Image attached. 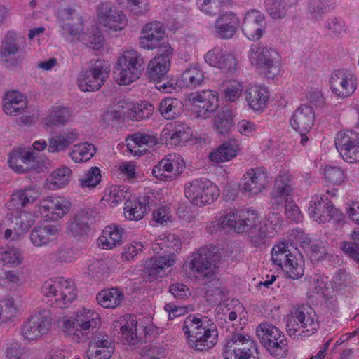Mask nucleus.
I'll return each instance as SVG.
<instances>
[{"instance_id": "nucleus-40", "label": "nucleus", "mask_w": 359, "mask_h": 359, "mask_svg": "<svg viewBox=\"0 0 359 359\" xmlns=\"http://www.w3.org/2000/svg\"><path fill=\"white\" fill-rule=\"evenodd\" d=\"M292 193V187L290 184V180L284 175L279 176L275 182L274 187L272 191V198L276 205L286 203V200H292L290 197Z\"/></svg>"}, {"instance_id": "nucleus-46", "label": "nucleus", "mask_w": 359, "mask_h": 359, "mask_svg": "<svg viewBox=\"0 0 359 359\" xmlns=\"http://www.w3.org/2000/svg\"><path fill=\"white\" fill-rule=\"evenodd\" d=\"M72 170L67 167H62L54 170L46 180V186L49 189H58L67 185Z\"/></svg>"}, {"instance_id": "nucleus-63", "label": "nucleus", "mask_w": 359, "mask_h": 359, "mask_svg": "<svg viewBox=\"0 0 359 359\" xmlns=\"http://www.w3.org/2000/svg\"><path fill=\"white\" fill-rule=\"evenodd\" d=\"M271 355L277 358H283L287 355L288 351V345L285 335L274 340L271 343L264 347Z\"/></svg>"}, {"instance_id": "nucleus-43", "label": "nucleus", "mask_w": 359, "mask_h": 359, "mask_svg": "<svg viewBox=\"0 0 359 359\" xmlns=\"http://www.w3.org/2000/svg\"><path fill=\"white\" fill-rule=\"evenodd\" d=\"M96 150L95 145L86 142L74 144L69 153V156L75 163H81L91 159Z\"/></svg>"}, {"instance_id": "nucleus-57", "label": "nucleus", "mask_w": 359, "mask_h": 359, "mask_svg": "<svg viewBox=\"0 0 359 359\" xmlns=\"http://www.w3.org/2000/svg\"><path fill=\"white\" fill-rule=\"evenodd\" d=\"M36 196L33 195L31 189L18 190L11 195L8 203V208L19 209L25 207L28 203L35 201Z\"/></svg>"}, {"instance_id": "nucleus-30", "label": "nucleus", "mask_w": 359, "mask_h": 359, "mask_svg": "<svg viewBox=\"0 0 359 359\" xmlns=\"http://www.w3.org/2000/svg\"><path fill=\"white\" fill-rule=\"evenodd\" d=\"M180 245V239L172 233L163 234L156 238L152 244V250L156 255H167L174 258L175 251H177Z\"/></svg>"}, {"instance_id": "nucleus-60", "label": "nucleus", "mask_w": 359, "mask_h": 359, "mask_svg": "<svg viewBox=\"0 0 359 359\" xmlns=\"http://www.w3.org/2000/svg\"><path fill=\"white\" fill-rule=\"evenodd\" d=\"M191 136V130L190 128L178 126L169 138H166L165 144L170 146H178L187 142Z\"/></svg>"}, {"instance_id": "nucleus-50", "label": "nucleus", "mask_w": 359, "mask_h": 359, "mask_svg": "<svg viewBox=\"0 0 359 359\" xmlns=\"http://www.w3.org/2000/svg\"><path fill=\"white\" fill-rule=\"evenodd\" d=\"M297 0H269L266 4L269 14L273 18H282Z\"/></svg>"}, {"instance_id": "nucleus-15", "label": "nucleus", "mask_w": 359, "mask_h": 359, "mask_svg": "<svg viewBox=\"0 0 359 359\" xmlns=\"http://www.w3.org/2000/svg\"><path fill=\"white\" fill-rule=\"evenodd\" d=\"M109 72L107 67L97 61L90 70L81 73L78 80L79 88L85 92L97 90L108 77Z\"/></svg>"}, {"instance_id": "nucleus-42", "label": "nucleus", "mask_w": 359, "mask_h": 359, "mask_svg": "<svg viewBox=\"0 0 359 359\" xmlns=\"http://www.w3.org/2000/svg\"><path fill=\"white\" fill-rule=\"evenodd\" d=\"M294 248L292 244L285 242L277 243L271 251V260L277 266L283 268V265L289 260L290 255L294 254Z\"/></svg>"}, {"instance_id": "nucleus-52", "label": "nucleus", "mask_w": 359, "mask_h": 359, "mask_svg": "<svg viewBox=\"0 0 359 359\" xmlns=\"http://www.w3.org/2000/svg\"><path fill=\"white\" fill-rule=\"evenodd\" d=\"M327 205L317 197H313L310 201L308 208L309 214L313 219L314 221L318 223H325L327 222Z\"/></svg>"}, {"instance_id": "nucleus-17", "label": "nucleus", "mask_w": 359, "mask_h": 359, "mask_svg": "<svg viewBox=\"0 0 359 359\" xmlns=\"http://www.w3.org/2000/svg\"><path fill=\"white\" fill-rule=\"evenodd\" d=\"M266 28L264 15L257 10H250L245 13L242 31L243 34L251 41H257L263 35Z\"/></svg>"}, {"instance_id": "nucleus-29", "label": "nucleus", "mask_w": 359, "mask_h": 359, "mask_svg": "<svg viewBox=\"0 0 359 359\" xmlns=\"http://www.w3.org/2000/svg\"><path fill=\"white\" fill-rule=\"evenodd\" d=\"M151 200V197L149 196L127 200L124 208L126 218L136 221L141 219L149 209Z\"/></svg>"}, {"instance_id": "nucleus-62", "label": "nucleus", "mask_w": 359, "mask_h": 359, "mask_svg": "<svg viewBox=\"0 0 359 359\" xmlns=\"http://www.w3.org/2000/svg\"><path fill=\"white\" fill-rule=\"evenodd\" d=\"M102 175L100 168L92 167L88 172L79 179L80 187L82 189H93L101 182Z\"/></svg>"}, {"instance_id": "nucleus-11", "label": "nucleus", "mask_w": 359, "mask_h": 359, "mask_svg": "<svg viewBox=\"0 0 359 359\" xmlns=\"http://www.w3.org/2000/svg\"><path fill=\"white\" fill-rule=\"evenodd\" d=\"M331 90L339 97L351 96L358 87L357 76L347 69L334 70L330 78Z\"/></svg>"}, {"instance_id": "nucleus-25", "label": "nucleus", "mask_w": 359, "mask_h": 359, "mask_svg": "<svg viewBox=\"0 0 359 359\" xmlns=\"http://www.w3.org/2000/svg\"><path fill=\"white\" fill-rule=\"evenodd\" d=\"M114 327H119V338L124 344L135 345L138 342L137 332V320L132 316L120 317L114 324Z\"/></svg>"}, {"instance_id": "nucleus-54", "label": "nucleus", "mask_w": 359, "mask_h": 359, "mask_svg": "<svg viewBox=\"0 0 359 359\" xmlns=\"http://www.w3.org/2000/svg\"><path fill=\"white\" fill-rule=\"evenodd\" d=\"M116 1L133 15H144L149 10L148 0H116Z\"/></svg>"}, {"instance_id": "nucleus-3", "label": "nucleus", "mask_w": 359, "mask_h": 359, "mask_svg": "<svg viewBox=\"0 0 359 359\" xmlns=\"http://www.w3.org/2000/svg\"><path fill=\"white\" fill-rule=\"evenodd\" d=\"M318 328L317 316L314 310L309 306H299L287 316V332L294 338L299 336H311Z\"/></svg>"}, {"instance_id": "nucleus-26", "label": "nucleus", "mask_w": 359, "mask_h": 359, "mask_svg": "<svg viewBox=\"0 0 359 359\" xmlns=\"http://www.w3.org/2000/svg\"><path fill=\"white\" fill-rule=\"evenodd\" d=\"M189 101L195 108L198 109L196 112H215L219 107V98L217 95L212 90H203L196 92L189 95Z\"/></svg>"}, {"instance_id": "nucleus-14", "label": "nucleus", "mask_w": 359, "mask_h": 359, "mask_svg": "<svg viewBox=\"0 0 359 359\" xmlns=\"http://www.w3.org/2000/svg\"><path fill=\"white\" fill-rule=\"evenodd\" d=\"M142 36L140 37V47L146 50H154L160 48L165 44H169L164 41L165 30L163 24L159 21H153L147 23L142 29Z\"/></svg>"}, {"instance_id": "nucleus-16", "label": "nucleus", "mask_w": 359, "mask_h": 359, "mask_svg": "<svg viewBox=\"0 0 359 359\" xmlns=\"http://www.w3.org/2000/svg\"><path fill=\"white\" fill-rule=\"evenodd\" d=\"M210 252L206 248H200L196 253L194 255V258L190 263V267L192 271H196L203 278L210 279L208 283H205L207 288H210L215 282L217 285L218 280H215V266L210 261Z\"/></svg>"}, {"instance_id": "nucleus-55", "label": "nucleus", "mask_w": 359, "mask_h": 359, "mask_svg": "<svg viewBox=\"0 0 359 359\" xmlns=\"http://www.w3.org/2000/svg\"><path fill=\"white\" fill-rule=\"evenodd\" d=\"M22 254L17 248H8L0 252V264L2 266H18L22 263Z\"/></svg>"}, {"instance_id": "nucleus-35", "label": "nucleus", "mask_w": 359, "mask_h": 359, "mask_svg": "<svg viewBox=\"0 0 359 359\" xmlns=\"http://www.w3.org/2000/svg\"><path fill=\"white\" fill-rule=\"evenodd\" d=\"M239 150V144L235 139H231L222 143L215 151L209 155L213 163L226 162L233 158Z\"/></svg>"}, {"instance_id": "nucleus-38", "label": "nucleus", "mask_w": 359, "mask_h": 359, "mask_svg": "<svg viewBox=\"0 0 359 359\" xmlns=\"http://www.w3.org/2000/svg\"><path fill=\"white\" fill-rule=\"evenodd\" d=\"M122 238V229L118 226H107L97 239V244L103 249H112L120 245Z\"/></svg>"}, {"instance_id": "nucleus-6", "label": "nucleus", "mask_w": 359, "mask_h": 359, "mask_svg": "<svg viewBox=\"0 0 359 359\" xmlns=\"http://www.w3.org/2000/svg\"><path fill=\"white\" fill-rule=\"evenodd\" d=\"M41 292L46 297H54L56 306L60 309L67 307L77 296L74 283L63 278L49 279L44 282Z\"/></svg>"}, {"instance_id": "nucleus-49", "label": "nucleus", "mask_w": 359, "mask_h": 359, "mask_svg": "<svg viewBox=\"0 0 359 359\" xmlns=\"http://www.w3.org/2000/svg\"><path fill=\"white\" fill-rule=\"evenodd\" d=\"M240 223L237 226V233H250L259 223V214L254 210H241Z\"/></svg>"}, {"instance_id": "nucleus-5", "label": "nucleus", "mask_w": 359, "mask_h": 359, "mask_svg": "<svg viewBox=\"0 0 359 359\" xmlns=\"http://www.w3.org/2000/svg\"><path fill=\"white\" fill-rule=\"evenodd\" d=\"M144 64L143 58L136 50L130 49L124 51L119 57L114 72L118 83L127 85L139 79Z\"/></svg>"}, {"instance_id": "nucleus-19", "label": "nucleus", "mask_w": 359, "mask_h": 359, "mask_svg": "<svg viewBox=\"0 0 359 359\" xmlns=\"http://www.w3.org/2000/svg\"><path fill=\"white\" fill-rule=\"evenodd\" d=\"M70 203L62 197L50 196L40 201L41 213L48 220L57 221L67 214Z\"/></svg>"}, {"instance_id": "nucleus-23", "label": "nucleus", "mask_w": 359, "mask_h": 359, "mask_svg": "<svg viewBox=\"0 0 359 359\" xmlns=\"http://www.w3.org/2000/svg\"><path fill=\"white\" fill-rule=\"evenodd\" d=\"M108 338L107 336H96L90 341L86 351L88 359H109L111 357L114 346Z\"/></svg>"}, {"instance_id": "nucleus-58", "label": "nucleus", "mask_w": 359, "mask_h": 359, "mask_svg": "<svg viewBox=\"0 0 359 359\" xmlns=\"http://www.w3.org/2000/svg\"><path fill=\"white\" fill-rule=\"evenodd\" d=\"M307 8L311 18L318 20L332 8L328 0H310Z\"/></svg>"}, {"instance_id": "nucleus-27", "label": "nucleus", "mask_w": 359, "mask_h": 359, "mask_svg": "<svg viewBox=\"0 0 359 359\" xmlns=\"http://www.w3.org/2000/svg\"><path fill=\"white\" fill-rule=\"evenodd\" d=\"M155 107L147 101L134 102L129 100L116 98L108 106L107 112H153Z\"/></svg>"}, {"instance_id": "nucleus-33", "label": "nucleus", "mask_w": 359, "mask_h": 359, "mask_svg": "<svg viewBox=\"0 0 359 359\" xmlns=\"http://www.w3.org/2000/svg\"><path fill=\"white\" fill-rule=\"evenodd\" d=\"M269 96V90L264 86H252L246 90V101L255 111L264 110Z\"/></svg>"}, {"instance_id": "nucleus-10", "label": "nucleus", "mask_w": 359, "mask_h": 359, "mask_svg": "<svg viewBox=\"0 0 359 359\" xmlns=\"http://www.w3.org/2000/svg\"><path fill=\"white\" fill-rule=\"evenodd\" d=\"M52 323L53 318L50 311H38L24 323L21 329L22 335L27 340H36L48 333Z\"/></svg>"}, {"instance_id": "nucleus-13", "label": "nucleus", "mask_w": 359, "mask_h": 359, "mask_svg": "<svg viewBox=\"0 0 359 359\" xmlns=\"http://www.w3.org/2000/svg\"><path fill=\"white\" fill-rule=\"evenodd\" d=\"M97 14L98 22L110 30H122L127 25L125 15L117 11L111 3L102 2L98 5Z\"/></svg>"}, {"instance_id": "nucleus-61", "label": "nucleus", "mask_w": 359, "mask_h": 359, "mask_svg": "<svg viewBox=\"0 0 359 359\" xmlns=\"http://www.w3.org/2000/svg\"><path fill=\"white\" fill-rule=\"evenodd\" d=\"M182 81L187 86L196 87L204 80L203 72L198 67L187 69L182 74Z\"/></svg>"}, {"instance_id": "nucleus-32", "label": "nucleus", "mask_w": 359, "mask_h": 359, "mask_svg": "<svg viewBox=\"0 0 359 359\" xmlns=\"http://www.w3.org/2000/svg\"><path fill=\"white\" fill-rule=\"evenodd\" d=\"M158 144L156 135L135 133L132 136L130 142L127 144L128 149L134 156H142L147 147L152 148Z\"/></svg>"}, {"instance_id": "nucleus-20", "label": "nucleus", "mask_w": 359, "mask_h": 359, "mask_svg": "<svg viewBox=\"0 0 359 359\" xmlns=\"http://www.w3.org/2000/svg\"><path fill=\"white\" fill-rule=\"evenodd\" d=\"M205 62L210 66L224 71H234L237 61L233 55L226 52L222 48L216 46L209 50L204 56Z\"/></svg>"}, {"instance_id": "nucleus-7", "label": "nucleus", "mask_w": 359, "mask_h": 359, "mask_svg": "<svg viewBox=\"0 0 359 359\" xmlns=\"http://www.w3.org/2000/svg\"><path fill=\"white\" fill-rule=\"evenodd\" d=\"M184 194L191 204L203 207L217 200L220 191L210 180L196 179L186 185Z\"/></svg>"}, {"instance_id": "nucleus-36", "label": "nucleus", "mask_w": 359, "mask_h": 359, "mask_svg": "<svg viewBox=\"0 0 359 359\" xmlns=\"http://www.w3.org/2000/svg\"><path fill=\"white\" fill-rule=\"evenodd\" d=\"M234 345L233 353L235 359H249L251 355V348L254 346V342L247 339L241 334H236L232 336L231 341L227 342V348H231Z\"/></svg>"}, {"instance_id": "nucleus-44", "label": "nucleus", "mask_w": 359, "mask_h": 359, "mask_svg": "<svg viewBox=\"0 0 359 359\" xmlns=\"http://www.w3.org/2000/svg\"><path fill=\"white\" fill-rule=\"evenodd\" d=\"M180 161H183L179 155L169 154L154 168L152 171L154 176L160 180L170 177L168 174L171 173L175 165H180Z\"/></svg>"}, {"instance_id": "nucleus-4", "label": "nucleus", "mask_w": 359, "mask_h": 359, "mask_svg": "<svg viewBox=\"0 0 359 359\" xmlns=\"http://www.w3.org/2000/svg\"><path fill=\"white\" fill-rule=\"evenodd\" d=\"M248 56L251 64L259 68L266 78L273 79L280 74V57L275 50L261 44L253 45Z\"/></svg>"}, {"instance_id": "nucleus-8", "label": "nucleus", "mask_w": 359, "mask_h": 359, "mask_svg": "<svg viewBox=\"0 0 359 359\" xmlns=\"http://www.w3.org/2000/svg\"><path fill=\"white\" fill-rule=\"evenodd\" d=\"M172 50L170 44L161 46L160 53L150 61L148 66V75L150 80L159 83L158 88L165 93H170L173 89L172 84L168 82L161 84L166 76V74L170 65V57Z\"/></svg>"}, {"instance_id": "nucleus-24", "label": "nucleus", "mask_w": 359, "mask_h": 359, "mask_svg": "<svg viewBox=\"0 0 359 359\" xmlns=\"http://www.w3.org/2000/svg\"><path fill=\"white\" fill-rule=\"evenodd\" d=\"M60 231L57 225L46 224L36 226L30 233V241L36 247L48 245L57 240Z\"/></svg>"}, {"instance_id": "nucleus-2", "label": "nucleus", "mask_w": 359, "mask_h": 359, "mask_svg": "<svg viewBox=\"0 0 359 359\" xmlns=\"http://www.w3.org/2000/svg\"><path fill=\"white\" fill-rule=\"evenodd\" d=\"M100 325L99 313L83 308L76 311L74 316L63 319L62 332L69 340L80 343L88 339L89 334L95 332Z\"/></svg>"}, {"instance_id": "nucleus-21", "label": "nucleus", "mask_w": 359, "mask_h": 359, "mask_svg": "<svg viewBox=\"0 0 359 359\" xmlns=\"http://www.w3.org/2000/svg\"><path fill=\"white\" fill-rule=\"evenodd\" d=\"M239 26V18L236 13L229 11L217 18L215 24V32L220 39H230L236 34Z\"/></svg>"}, {"instance_id": "nucleus-9", "label": "nucleus", "mask_w": 359, "mask_h": 359, "mask_svg": "<svg viewBox=\"0 0 359 359\" xmlns=\"http://www.w3.org/2000/svg\"><path fill=\"white\" fill-rule=\"evenodd\" d=\"M25 40L15 32H8L0 45V62L7 68L15 67L20 63V53L25 46Z\"/></svg>"}, {"instance_id": "nucleus-45", "label": "nucleus", "mask_w": 359, "mask_h": 359, "mask_svg": "<svg viewBox=\"0 0 359 359\" xmlns=\"http://www.w3.org/2000/svg\"><path fill=\"white\" fill-rule=\"evenodd\" d=\"M283 269L292 279H299L304 276V261L298 250H294V254L290 255V258L283 265Z\"/></svg>"}, {"instance_id": "nucleus-31", "label": "nucleus", "mask_w": 359, "mask_h": 359, "mask_svg": "<svg viewBox=\"0 0 359 359\" xmlns=\"http://www.w3.org/2000/svg\"><path fill=\"white\" fill-rule=\"evenodd\" d=\"M92 214L88 210H82L67 223V231L73 236L86 234L90 229L89 222Z\"/></svg>"}, {"instance_id": "nucleus-34", "label": "nucleus", "mask_w": 359, "mask_h": 359, "mask_svg": "<svg viewBox=\"0 0 359 359\" xmlns=\"http://www.w3.org/2000/svg\"><path fill=\"white\" fill-rule=\"evenodd\" d=\"M175 263V259L167 255H156L146 261L144 264V273L148 275L149 280L157 279L161 276L165 268H168Z\"/></svg>"}, {"instance_id": "nucleus-47", "label": "nucleus", "mask_w": 359, "mask_h": 359, "mask_svg": "<svg viewBox=\"0 0 359 359\" xmlns=\"http://www.w3.org/2000/svg\"><path fill=\"white\" fill-rule=\"evenodd\" d=\"M304 110L309 112L327 110L325 98L321 92H310L307 95V102L300 104L297 109L296 112H302Z\"/></svg>"}, {"instance_id": "nucleus-1", "label": "nucleus", "mask_w": 359, "mask_h": 359, "mask_svg": "<svg viewBox=\"0 0 359 359\" xmlns=\"http://www.w3.org/2000/svg\"><path fill=\"white\" fill-rule=\"evenodd\" d=\"M182 329L190 346L195 351H208L218 341L217 330L212 323H209L205 316L189 315L185 318Z\"/></svg>"}, {"instance_id": "nucleus-59", "label": "nucleus", "mask_w": 359, "mask_h": 359, "mask_svg": "<svg viewBox=\"0 0 359 359\" xmlns=\"http://www.w3.org/2000/svg\"><path fill=\"white\" fill-rule=\"evenodd\" d=\"M233 117L228 114H217L214 118V130L219 135H228L233 127Z\"/></svg>"}, {"instance_id": "nucleus-56", "label": "nucleus", "mask_w": 359, "mask_h": 359, "mask_svg": "<svg viewBox=\"0 0 359 359\" xmlns=\"http://www.w3.org/2000/svg\"><path fill=\"white\" fill-rule=\"evenodd\" d=\"M11 223L16 233H22L34 224V217L31 212L20 211L12 217Z\"/></svg>"}, {"instance_id": "nucleus-18", "label": "nucleus", "mask_w": 359, "mask_h": 359, "mask_svg": "<svg viewBox=\"0 0 359 359\" xmlns=\"http://www.w3.org/2000/svg\"><path fill=\"white\" fill-rule=\"evenodd\" d=\"M243 180L242 189L252 195L261 193L269 183L268 173L263 167L249 169L243 175Z\"/></svg>"}, {"instance_id": "nucleus-37", "label": "nucleus", "mask_w": 359, "mask_h": 359, "mask_svg": "<svg viewBox=\"0 0 359 359\" xmlns=\"http://www.w3.org/2000/svg\"><path fill=\"white\" fill-rule=\"evenodd\" d=\"M124 293L117 287L100 291L96 297L97 303L104 308L115 309L124 300Z\"/></svg>"}, {"instance_id": "nucleus-12", "label": "nucleus", "mask_w": 359, "mask_h": 359, "mask_svg": "<svg viewBox=\"0 0 359 359\" xmlns=\"http://www.w3.org/2000/svg\"><path fill=\"white\" fill-rule=\"evenodd\" d=\"M335 146L345 161H359V133L351 130L339 133Z\"/></svg>"}, {"instance_id": "nucleus-51", "label": "nucleus", "mask_w": 359, "mask_h": 359, "mask_svg": "<svg viewBox=\"0 0 359 359\" xmlns=\"http://www.w3.org/2000/svg\"><path fill=\"white\" fill-rule=\"evenodd\" d=\"M72 38L73 39H76L79 40L85 45L95 50H98L102 46L104 41L101 32L96 27H92L91 31L88 34L83 33L81 30L77 36H73Z\"/></svg>"}, {"instance_id": "nucleus-53", "label": "nucleus", "mask_w": 359, "mask_h": 359, "mask_svg": "<svg viewBox=\"0 0 359 359\" xmlns=\"http://www.w3.org/2000/svg\"><path fill=\"white\" fill-rule=\"evenodd\" d=\"M314 114H294L290 125L299 134L309 131L313 125Z\"/></svg>"}, {"instance_id": "nucleus-64", "label": "nucleus", "mask_w": 359, "mask_h": 359, "mask_svg": "<svg viewBox=\"0 0 359 359\" xmlns=\"http://www.w3.org/2000/svg\"><path fill=\"white\" fill-rule=\"evenodd\" d=\"M303 247L310 255V257L314 260H318L323 258L326 254V249L324 243L321 241H310L305 243Z\"/></svg>"}, {"instance_id": "nucleus-28", "label": "nucleus", "mask_w": 359, "mask_h": 359, "mask_svg": "<svg viewBox=\"0 0 359 359\" xmlns=\"http://www.w3.org/2000/svg\"><path fill=\"white\" fill-rule=\"evenodd\" d=\"M74 10L69 8H62L58 11L62 34L65 36H77L82 30L83 25L80 18H74Z\"/></svg>"}, {"instance_id": "nucleus-22", "label": "nucleus", "mask_w": 359, "mask_h": 359, "mask_svg": "<svg viewBox=\"0 0 359 359\" xmlns=\"http://www.w3.org/2000/svg\"><path fill=\"white\" fill-rule=\"evenodd\" d=\"M35 156L29 147H19L9 156L8 163L11 169L17 172H25L32 168Z\"/></svg>"}, {"instance_id": "nucleus-48", "label": "nucleus", "mask_w": 359, "mask_h": 359, "mask_svg": "<svg viewBox=\"0 0 359 359\" xmlns=\"http://www.w3.org/2000/svg\"><path fill=\"white\" fill-rule=\"evenodd\" d=\"M257 334L261 344L265 347L274 340L284 335L276 326L268 323H262L257 328Z\"/></svg>"}, {"instance_id": "nucleus-39", "label": "nucleus", "mask_w": 359, "mask_h": 359, "mask_svg": "<svg viewBox=\"0 0 359 359\" xmlns=\"http://www.w3.org/2000/svg\"><path fill=\"white\" fill-rule=\"evenodd\" d=\"M27 107L26 96L18 90L8 91L3 98V109L18 112L25 110Z\"/></svg>"}, {"instance_id": "nucleus-41", "label": "nucleus", "mask_w": 359, "mask_h": 359, "mask_svg": "<svg viewBox=\"0 0 359 359\" xmlns=\"http://www.w3.org/2000/svg\"><path fill=\"white\" fill-rule=\"evenodd\" d=\"M77 140L78 135L74 132H68L55 135L49 139L48 150L51 153L65 151Z\"/></svg>"}]
</instances>
